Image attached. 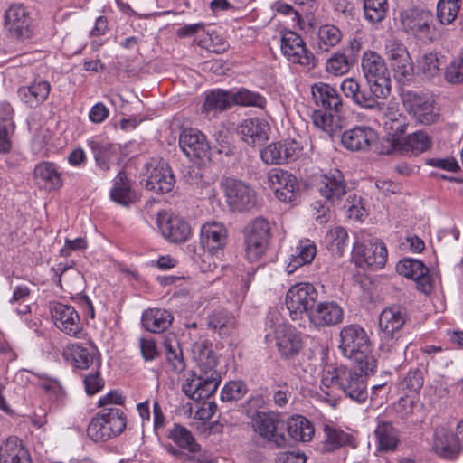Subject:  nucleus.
Instances as JSON below:
<instances>
[{
    "label": "nucleus",
    "mask_w": 463,
    "mask_h": 463,
    "mask_svg": "<svg viewBox=\"0 0 463 463\" xmlns=\"http://www.w3.org/2000/svg\"><path fill=\"white\" fill-rule=\"evenodd\" d=\"M191 351L199 373L188 372L182 390L187 397L194 401L207 399L216 392L222 381L221 373L216 369L217 355L212 350V343L207 339L194 342Z\"/></svg>",
    "instance_id": "nucleus-1"
},
{
    "label": "nucleus",
    "mask_w": 463,
    "mask_h": 463,
    "mask_svg": "<svg viewBox=\"0 0 463 463\" xmlns=\"http://www.w3.org/2000/svg\"><path fill=\"white\" fill-rule=\"evenodd\" d=\"M375 371L366 372L364 364L355 367L330 364L323 371L321 383L326 388L337 386L348 398L362 403L368 397L367 376L373 374Z\"/></svg>",
    "instance_id": "nucleus-2"
},
{
    "label": "nucleus",
    "mask_w": 463,
    "mask_h": 463,
    "mask_svg": "<svg viewBox=\"0 0 463 463\" xmlns=\"http://www.w3.org/2000/svg\"><path fill=\"white\" fill-rule=\"evenodd\" d=\"M339 337V349L345 357L364 364L366 372L376 370L377 360L370 354L372 344L364 327L357 324L345 326L340 330Z\"/></svg>",
    "instance_id": "nucleus-3"
},
{
    "label": "nucleus",
    "mask_w": 463,
    "mask_h": 463,
    "mask_svg": "<svg viewBox=\"0 0 463 463\" xmlns=\"http://www.w3.org/2000/svg\"><path fill=\"white\" fill-rule=\"evenodd\" d=\"M404 323V315L398 307H388L382 311L379 316V350L383 354L402 355L405 353L408 343L402 336Z\"/></svg>",
    "instance_id": "nucleus-4"
},
{
    "label": "nucleus",
    "mask_w": 463,
    "mask_h": 463,
    "mask_svg": "<svg viewBox=\"0 0 463 463\" xmlns=\"http://www.w3.org/2000/svg\"><path fill=\"white\" fill-rule=\"evenodd\" d=\"M126 425V414L122 409L99 410L89 423L87 434L93 441L103 442L119 436Z\"/></svg>",
    "instance_id": "nucleus-5"
},
{
    "label": "nucleus",
    "mask_w": 463,
    "mask_h": 463,
    "mask_svg": "<svg viewBox=\"0 0 463 463\" xmlns=\"http://www.w3.org/2000/svg\"><path fill=\"white\" fill-rule=\"evenodd\" d=\"M361 65L368 89L385 99L392 91V80L384 60L375 52L369 51L364 53Z\"/></svg>",
    "instance_id": "nucleus-6"
},
{
    "label": "nucleus",
    "mask_w": 463,
    "mask_h": 463,
    "mask_svg": "<svg viewBox=\"0 0 463 463\" xmlns=\"http://www.w3.org/2000/svg\"><path fill=\"white\" fill-rule=\"evenodd\" d=\"M385 56L394 77L399 82L410 81L414 74V66L407 47L399 40L390 38L385 43Z\"/></svg>",
    "instance_id": "nucleus-7"
},
{
    "label": "nucleus",
    "mask_w": 463,
    "mask_h": 463,
    "mask_svg": "<svg viewBox=\"0 0 463 463\" xmlns=\"http://www.w3.org/2000/svg\"><path fill=\"white\" fill-rule=\"evenodd\" d=\"M402 102L406 111L419 124L431 125L439 118V109L426 95L407 91L403 94Z\"/></svg>",
    "instance_id": "nucleus-8"
},
{
    "label": "nucleus",
    "mask_w": 463,
    "mask_h": 463,
    "mask_svg": "<svg viewBox=\"0 0 463 463\" xmlns=\"http://www.w3.org/2000/svg\"><path fill=\"white\" fill-rule=\"evenodd\" d=\"M318 293L310 283H297L287 292L286 306L292 319H298L303 313H309L314 309Z\"/></svg>",
    "instance_id": "nucleus-9"
},
{
    "label": "nucleus",
    "mask_w": 463,
    "mask_h": 463,
    "mask_svg": "<svg viewBox=\"0 0 463 463\" xmlns=\"http://www.w3.org/2000/svg\"><path fill=\"white\" fill-rule=\"evenodd\" d=\"M280 49L288 61L299 64L307 70L316 66L315 56L309 51L302 37L295 32H285L280 40Z\"/></svg>",
    "instance_id": "nucleus-10"
},
{
    "label": "nucleus",
    "mask_w": 463,
    "mask_h": 463,
    "mask_svg": "<svg viewBox=\"0 0 463 463\" xmlns=\"http://www.w3.org/2000/svg\"><path fill=\"white\" fill-rule=\"evenodd\" d=\"M253 427L259 435L274 443L277 447L286 444V423L279 414L273 412L258 411L252 418Z\"/></svg>",
    "instance_id": "nucleus-11"
},
{
    "label": "nucleus",
    "mask_w": 463,
    "mask_h": 463,
    "mask_svg": "<svg viewBox=\"0 0 463 463\" xmlns=\"http://www.w3.org/2000/svg\"><path fill=\"white\" fill-rule=\"evenodd\" d=\"M352 254L359 266L366 265L372 269L383 268L388 258L385 243L378 238H372L364 243L354 242Z\"/></svg>",
    "instance_id": "nucleus-12"
},
{
    "label": "nucleus",
    "mask_w": 463,
    "mask_h": 463,
    "mask_svg": "<svg viewBox=\"0 0 463 463\" xmlns=\"http://www.w3.org/2000/svg\"><path fill=\"white\" fill-rule=\"evenodd\" d=\"M432 22L433 14L427 10L410 8L401 13L402 30L420 40H433Z\"/></svg>",
    "instance_id": "nucleus-13"
},
{
    "label": "nucleus",
    "mask_w": 463,
    "mask_h": 463,
    "mask_svg": "<svg viewBox=\"0 0 463 463\" xmlns=\"http://www.w3.org/2000/svg\"><path fill=\"white\" fill-rule=\"evenodd\" d=\"M344 95L360 109L369 111H382L384 103L380 101L382 97L376 96L371 90L363 88L360 82L354 78H346L341 83Z\"/></svg>",
    "instance_id": "nucleus-14"
},
{
    "label": "nucleus",
    "mask_w": 463,
    "mask_h": 463,
    "mask_svg": "<svg viewBox=\"0 0 463 463\" xmlns=\"http://www.w3.org/2000/svg\"><path fill=\"white\" fill-rule=\"evenodd\" d=\"M226 201L232 211L243 212L252 209L257 202L255 191L245 183L228 178L223 183Z\"/></svg>",
    "instance_id": "nucleus-15"
},
{
    "label": "nucleus",
    "mask_w": 463,
    "mask_h": 463,
    "mask_svg": "<svg viewBox=\"0 0 463 463\" xmlns=\"http://www.w3.org/2000/svg\"><path fill=\"white\" fill-rule=\"evenodd\" d=\"M32 19L29 10L23 4H13L5 12V28L19 40L32 36Z\"/></svg>",
    "instance_id": "nucleus-16"
},
{
    "label": "nucleus",
    "mask_w": 463,
    "mask_h": 463,
    "mask_svg": "<svg viewBox=\"0 0 463 463\" xmlns=\"http://www.w3.org/2000/svg\"><path fill=\"white\" fill-rule=\"evenodd\" d=\"M148 173L146 187L157 194H166L174 188L175 179L173 171L164 160L152 159L146 164Z\"/></svg>",
    "instance_id": "nucleus-17"
},
{
    "label": "nucleus",
    "mask_w": 463,
    "mask_h": 463,
    "mask_svg": "<svg viewBox=\"0 0 463 463\" xmlns=\"http://www.w3.org/2000/svg\"><path fill=\"white\" fill-rule=\"evenodd\" d=\"M302 146L294 139L269 144L260 151L261 159L269 165H282L296 161L301 155Z\"/></svg>",
    "instance_id": "nucleus-18"
},
{
    "label": "nucleus",
    "mask_w": 463,
    "mask_h": 463,
    "mask_svg": "<svg viewBox=\"0 0 463 463\" xmlns=\"http://www.w3.org/2000/svg\"><path fill=\"white\" fill-rule=\"evenodd\" d=\"M397 272L416 282V288L422 293L429 295L433 290L431 277L425 264L416 259L404 258L396 265Z\"/></svg>",
    "instance_id": "nucleus-19"
},
{
    "label": "nucleus",
    "mask_w": 463,
    "mask_h": 463,
    "mask_svg": "<svg viewBox=\"0 0 463 463\" xmlns=\"http://www.w3.org/2000/svg\"><path fill=\"white\" fill-rule=\"evenodd\" d=\"M377 140L376 130L365 125L355 126L341 135L343 146L352 152H366Z\"/></svg>",
    "instance_id": "nucleus-20"
},
{
    "label": "nucleus",
    "mask_w": 463,
    "mask_h": 463,
    "mask_svg": "<svg viewBox=\"0 0 463 463\" xmlns=\"http://www.w3.org/2000/svg\"><path fill=\"white\" fill-rule=\"evenodd\" d=\"M228 230L218 222H209L201 228L200 244L212 256L218 255L227 244Z\"/></svg>",
    "instance_id": "nucleus-21"
},
{
    "label": "nucleus",
    "mask_w": 463,
    "mask_h": 463,
    "mask_svg": "<svg viewBox=\"0 0 463 463\" xmlns=\"http://www.w3.org/2000/svg\"><path fill=\"white\" fill-rule=\"evenodd\" d=\"M55 326L70 336L80 337L82 326L78 312L72 306L55 303L51 308Z\"/></svg>",
    "instance_id": "nucleus-22"
},
{
    "label": "nucleus",
    "mask_w": 463,
    "mask_h": 463,
    "mask_svg": "<svg viewBox=\"0 0 463 463\" xmlns=\"http://www.w3.org/2000/svg\"><path fill=\"white\" fill-rule=\"evenodd\" d=\"M157 222L164 237L172 242H184L192 234L190 224L179 215L159 213Z\"/></svg>",
    "instance_id": "nucleus-23"
},
{
    "label": "nucleus",
    "mask_w": 463,
    "mask_h": 463,
    "mask_svg": "<svg viewBox=\"0 0 463 463\" xmlns=\"http://www.w3.org/2000/svg\"><path fill=\"white\" fill-rule=\"evenodd\" d=\"M269 187L281 202H292L298 191L297 178L288 171L275 168L269 172Z\"/></svg>",
    "instance_id": "nucleus-24"
},
{
    "label": "nucleus",
    "mask_w": 463,
    "mask_h": 463,
    "mask_svg": "<svg viewBox=\"0 0 463 463\" xmlns=\"http://www.w3.org/2000/svg\"><path fill=\"white\" fill-rule=\"evenodd\" d=\"M179 146L190 159L206 157L210 150L205 136L194 128L182 131L179 137Z\"/></svg>",
    "instance_id": "nucleus-25"
},
{
    "label": "nucleus",
    "mask_w": 463,
    "mask_h": 463,
    "mask_svg": "<svg viewBox=\"0 0 463 463\" xmlns=\"http://www.w3.org/2000/svg\"><path fill=\"white\" fill-rule=\"evenodd\" d=\"M309 319L317 327L333 326L343 321L344 310L335 301H322L311 310Z\"/></svg>",
    "instance_id": "nucleus-26"
},
{
    "label": "nucleus",
    "mask_w": 463,
    "mask_h": 463,
    "mask_svg": "<svg viewBox=\"0 0 463 463\" xmlns=\"http://www.w3.org/2000/svg\"><path fill=\"white\" fill-rule=\"evenodd\" d=\"M269 130L268 121L260 118H247L238 127V133L243 141L250 146H260L266 142Z\"/></svg>",
    "instance_id": "nucleus-27"
},
{
    "label": "nucleus",
    "mask_w": 463,
    "mask_h": 463,
    "mask_svg": "<svg viewBox=\"0 0 463 463\" xmlns=\"http://www.w3.org/2000/svg\"><path fill=\"white\" fill-rule=\"evenodd\" d=\"M433 449L440 457L447 459H454L463 449V444H461V440L458 439L456 434L442 427L435 431Z\"/></svg>",
    "instance_id": "nucleus-28"
},
{
    "label": "nucleus",
    "mask_w": 463,
    "mask_h": 463,
    "mask_svg": "<svg viewBox=\"0 0 463 463\" xmlns=\"http://www.w3.org/2000/svg\"><path fill=\"white\" fill-rule=\"evenodd\" d=\"M317 190L321 196L333 204L346 193V184L343 174L335 169L328 174L323 175L318 183Z\"/></svg>",
    "instance_id": "nucleus-29"
},
{
    "label": "nucleus",
    "mask_w": 463,
    "mask_h": 463,
    "mask_svg": "<svg viewBox=\"0 0 463 463\" xmlns=\"http://www.w3.org/2000/svg\"><path fill=\"white\" fill-rule=\"evenodd\" d=\"M313 100L317 107L326 110L340 112L343 100L338 91L331 85L324 82L315 83L311 87Z\"/></svg>",
    "instance_id": "nucleus-30"
},
{
    "label": "nucleus",
    "mask_w": 463,
    "mask_h": 463,
    "mask_svg": "<svg viewBox=\"0 0 463 463\" xmlns=\"http://www.w3.org/2000/svg\"><path fill=\"white\" fill-rule=\"evenodd\" d=\"M0 463H32L29 450L21 439L11 436L1 444Z\"/></svg>",
    "instance_id": "nucleus-31"
},
{
    "label": "nucleus",
    "mask_w": 463,
    "mask_h": 463,
    "mask_svg": "<svg viewBox=\"0 0 463 463\" xmlns=\"http://www.w3.org/2000/svg\"><path fill=\"white\" fill-rule=\"evenodd\" d=\"M33 177L38 184L43 183L49 190H60L64 184L62 173L53 162L38 163L33 170Z\"/></svg>",
    "instance_id": "nucleus-32"
},
{
    "label": "nucleus",
    "mask_w": 463,
    "mask_h": 463,
    "mask_svg": "<svg viewBox=\"0 0 463 463\" xmlns=\"http://www.w3.org/2000/svg\"><path fill=\"white\" fill-rule=\"evenodd\" d=\"M173 321L174 316L165 308H149L143 312L141 317L144 328L154 334L164 332Z\"/></svg>",
    "instance_id": "nucleus-33"
},
{
    "label": "nucleus",
    "mask_w": 463,
    "mask_h": 463,
    "mask_svg": "<svg viewBox=\"0 0 463 463\" xmlns=\"http://www.w3.org/2000/svg\"><path fill=\"white\" fill-rule=\"evenodd\" d=\"M87 146L91 150L96 165L102 172H108L117 156V147L107 141L91 138L87 141Z\"/></svg>",
    "instance_id": "nucleus-34"
},
{
    "label": "nucleus",
    "mask_w": 463,
    "mask_h": 463,
    "mask_svg": "<svg viewBox=\"0 0 463 463\" xmlns=\"http://www.w3.org/2000/svg\"><path fill=\"white\" fill-rule=\"evenodd\" d=\"M276 337V345L282 358L289 359L297 355L302 349L300 336L291 327H280Z\"/></svg>",
    "instance_id": "nucleus-35"
},
{
    "label": "nucleus",
    "mask_w": 463,
    "mask_h": 463,
    "mask_svg": "<svg viewBox=\"0 0 463 463\" xmlns=\"http://www.w3.org/2000/svg\"><path fill=\"white\" fill-rule=\"evenodd\" d=\"M109 196L113 202L123 206H128L136 201V192L124 171H120L114 178Z\"/></svg>",
    "instance_id": "nucleus-36"
},
{
    "label": "nucleus",
    "mask_w": 463,
    "mask_h": 463,
    "mask_svg": "<svg viewBox=\"0 0 463 463\" xmlns=\"http://www.w3.org/2000/svg\"><path fill=\"white\" fill-rule=\"evenodd\" d=\"M51 84L45 80H35L29 86L19 89L22 100L31 108H36L49 96Z\"/></svg>",
    "instance_id": "nucleus-37"
},
{
    "label": "nucleus",
    "mask_w": 463,
    "mask_h": 463,
    "mask_svg": "<svg viewBox=\"0 0 463 463\" xmlns=\"http://www.w3.org/2000/svg\"><path fill=\"white\" fill-rule=\"evenodd\" d=\"M379 451L393 452L400 442L399 430L391 421H380L374 430Z\"/></svg>",
    "instance_id": "nucleus-38"
},
{
    "label": "nucleus",
    "mask_w": 463,
    "mask_h": 463,
    "mask_svg": "<svg viewBox=\"0 0 463 463\" xmlns=\"http://www.w3.org/2000/svg\"><path fill=\"white\" fill-rule=\"evenodd\" d=\"M343 37L341 30L334 24H323L318 27L314 40V48L319 52H329L336 46Z\"/></svg>",
    "instance_id": "nucleus-39"
},
{
    "label": "nucleus",
    "mask_w": 463,
    "mask_h": 463,
    "mask_svg": "<svg viewBox=\"0 0 463 463\" xmlns=\"http://www.w3.org/2000/svg\"><path fill=\"white\" fill-rule=\"evenodd\" d=\"M317 255V246L310 240H302L296 247L295 254L291 255L290 260L286 268L288 274L293 273L298 268L310 264Z\"/></svg>",
    "instance_id": "nucleus-40"
},
{
    "label": "nucleus",
    "mask_w": 463,
    "mask_h": 463,
    "mask_svg": "<svg viewBox=\"0 0 463 463\" xmlns=\"http://www.w3.org/2000/svg\"><path fill=\"white\" fill-rule=\"evenodd\" d=\"M326 439L324 441V449L333 451L344 446L356 447L355 439L349 433L340 428L325 424L323 428Z\"/></svg>",
    "instance_id": "nucleus-41"
},
{
    "label": "nucleus",
    "mask_w": 463,
    "mask_h": 463,
    "mask_svg": "<svg viewBox=\"0 0 463 463\" xmlns=\"http://www.w3.org/2000/svg\"><path fill=\"white\" fill-rule=\"evenodd\" d=\"M167 437L179 449H186L190 453H196L201 450V445L197 443L193 433L185 427L175 423L172 428L167 430Z\"/></svg>",
    "instance_id": "nucleus-42"
},
{
    "label": "nucleus",
    "mask_w": 463,
    "mask_h": 463,
    "mask_svg": "<svg viewBox=\"0 0 463 463\" xmlns=\"http://www.w3.org/2000/svg\"><path fill=\"white\" fill-rule=\"evenodd\" d=\"M286 429L291 439L300 442L310 441L315 433L312 423L301 415L290 418L286 423Z\"/></svg>",
    "instance_id": "nucleus-43"
},
{
    "label": "nucleus",
    "mask_w": 463,
    "mask_h": 463,
    "mask_svg": "<svg viewBox=\"0 0 463 463\" xmlns=\"http://www.w3.org/2000/svg\"><path fill=\"white\" fill-rule=\"evenodd\" d=\"M233 106L232 90H223L221 89L209 92L203 104V112H221Z\"/></svg>",
    "instance_id": "nucleus-44"
},
{
    "label": "nucleus",
    "mask_w": 463,
    "mask_h": 463,
    "mask_svg": "<svg viewBox=\"0 0 463 463\" xmlns=\"http://www.w3.org/2000/svg\"><path fill=\"white\" fill-rule=\"evenodd\" d=\"M207 326L221 336H226L235 329L236 320L233 315L226 310H215L208 316Z\"/></svg>",
    "instance_id": "nucleus-45"
},
{
    "label": "nucleus",
    "mask_w": 463,
    "mask_h": 463,
    "mask_svg": "<svg viewBox=\"0 0 463 463\" xmlns=\"http://www.w3.org/2000/svg\"><path fill=\"white\" fill-rule=\"evenodd\" d=\"M334 110L316 109L312 115L314 125L333 137L341 129L340 118Z\"/></svg>",
    "instance_id": "nucleus-46"
},
{
    "label": "nucleus",
    "mask_w": 463,
    "mask_h": 463,
    "mask_svg": "<svg viewBox=\"0 0 463 463\" xmlns=\"http://www.w3.org/2000/svg\"><path fill=\"white\" fill-rule=\"evenodd\" d=\"M64 357L72 366L80 370L90 368L94 360L89 349L78 344L67 345L64 351Z\"/></svg>",
    "instance_id": "nucleus-47"
},
{
    "label": "nucleus",
    "mask_w": 463,
    "mask_h": 463,
    "mask_svg": "<svg viewBox=\"0 0 463 463\" xmlns=\"http://www.w3.org/2000/svg\"><path fill=\"white\" fill-rule=\"evenodd\" d=\"M232 94L233 106L254 107L261 109L266 108L267 99L260 92L240 88L232 90Z\"/></svg>",
    "instance_id": "nucleus-48"
},
{
    "label": "nucleus",
    "mask_w": 463,
    "mask_h": 463,
    "mask_svg": "<svg viewBox=\"0 0 463 463\" xmlns=\"http://www.w3.org/2000/svg\"><path fill=\"white\" fill-rule=\"evenodd\" d=\"M432 141L428 134L419 130L409 135L402 145L404 152L417 156L431 147Z\"/></svg>",
    "instance_id": "nucleus-49"
},
{
    "label": "nucleus",
    "mask_w": 463,
    "mask_h": 463,
    "mask_svg": "<svg viewBox=\"0 0 463 463\" xmlns=\"http://www.w3.org/2000/svg\"><path fill=\"white\" fill-rule=\"evenodd\" d=\"M243 234L244 240L269 241V223L262 217L255 218L244 228Z\"/></svg>",
    "instance_id": "nucleus-50"
},
{
    "label": "nucleus",
    "mask_w": 463,
    "mask_h": 463,
    "mask_svg": "<svg viewBox=\"0 0 463 463\" xmlns=\"http://www.w3.org/2000/svg\"><path fill=\"white\" fill-rule=\"evenodd\" d=\"M383 125L388 136L394 139L404 134L409 122L404 115L392 111L384 115Z\"/></svg>",
    "instance_id": "nucleus-51"
},
{
    "label": "nucleus",
    "mask_w": 463,
    "mask_h": 463,
    "mask_svg": "<svg viewBox=\"0 0 463 463\" xmlns=\"http://www.w3.org/2000/svg\"><path fill=\"white\" fill-rule=\"evenodd\" d=\"M325 240L332 254L342 256L347 245L348 233L345 228L337 226L327 232Z\"/></svg>",
    "instance_id": "nucleus-52"
},
{
    "label": "nucleus",
    "mask_w": 463,
    "mask_h": 463,
    "mask_svg": "<svg viewBox=\"0 0 463 463\" xmlns=\"http://www.w3.org/2000/svg\"><path fill=\"white\" fill-rule=\"evenodd\" d=\"M366 20L372 24L380 23L384 19L388 11L387 0H363Z\"/></svg>",
    "instance_id": "nucleus-53"
},
{
    "label": "nucleus",
    "mask_w": 463,
    "mask_h": 463,
    "mask_svg": "<svg viewBox=\"0 0 463 463\" xmlns=\"http://www.w3.org/2000/svg\"><path fill=\"white\" fill-rule=\"evenodd\" d=\"M461 0H439L437 5V17L442 24H451L458 16Z\"/></svg>",
    "instance_id": "nucleus-54"
},
{
    "label": "nucleus",
    "mask_w": 463,
    "mask_h": 463,
    "mask_svg": "<svg viewBox=\"0 0 463 463\" xmlns=\"http://www.w3.org/2000/svg\"><path fill=\"white\" fill-rule=\"evenodd\" d=\"M31 289L26 285H18L14 288L9 300L11 305H17L15 311L18 315H25L31 312L30 299Z\"/></svg>",
    "instance_id": "nucleus-55"
},
{
    "label": "nucleus",
    "mask_w": 463,
    "mask_h": 463,
    "mask_svg": "<svg viewBox=\"0 0 463 463\" xmlns=\"http://www.w3.org/2000/svg\"><path fill=\"white\" fill-rule=\"evenodd\" d=\"M165 347V357L168 364L175 373H181L185 369V363L183 356L182 349L179 344L172 345L169 340L164 342Z\"/></svg>",
    "instance_id": "nucleus-56"
},
{
    "label": "nucleus",
    "mask_w": 463,
    "mask_h": 463,
    "mask_svg": "<svg viewBox=\"0 0 463 463\" xmlns=\"http://www.w3.org/2000/svg\"><path fill=\"white\" fill-rule=\"evenodd\" d=\"M424 383L423 372L420 369L410 370L401 383V389L406 395L418 394Z\"/></svg>",
    "instance_id": "nucleus-57"
},
{
    "label": "nucleus",
    "mask_w": 463,
    "mask_h": 463,
    "mask_svg": "<svg viewBox=\"0 0 463 463\" xmlns=\"http://www.w3.org/2000/svg\"><path fill=\"white\" fill-rule=\"evenodd\" d=\"M247 392V386L241 381H231L227 383L221 392L222 402H233L241 399Z\"/></svg>",
    "instance_id": "nucleus-58"
},
{
    "label": "nucleus",
    "mask_w": 463,
    "mask_h": 463,
    "mask_svg": "<svg viewBox=\"0 0 463 463\" xmlns=\"http://www.w3.org/2000/svg\"><path fill=\"white\" fill-rule=\"evenodd\" d=\"M350 66L347 57L341 52L335 53L326 61V71L335 76L348 72Z\"/></svg>",
    "instance_id": "nucleus-59"
},
{
    "label": "nucleus",
    "mask_w": 463,
    "mask_h": 463,
    "mask_svg": "<svg viewBox=\"0 0 463 463\" xmlns=\"http://www.w3.org/2000/svg\"><path fill=\"white\" fill-rule=\"evenodd\" d=\"M269 241L244 240L245 256L250 261L260 260L267 251Z\"/></svg>",
    "instance_id": "nucleus-60"
},
{
    "label": "nucleus",
    "mask_w": 463,
    "mask_h": 463,
    "mask_svg": "<svg viewBox=\"0 0 463 463\" xmlns=\"http://www.w3.org/2000/svg\"><path fill=\"white\" fill-rule=\"evenodd\" d=\"M445 80L451 84L463 82V64L458 58L453 59L446 68Z\"/></svg>",
    "instance_id": "nucleus-61"
},
{
    "label": "nucleus",
    "mask_w": 463,
    "mask_h": 463,
    "mask_svg": "<svg viewBox=\"0 0 463 463\" xmlns=\"http://www.w3.org/2000/svg\"><path fill=\"white\" fill-rule=\"evenodd\" d=\"M86 393L90 396L101 391L104 387V381L100 376L99 369L85 375L83 380Z\"/></svg>",
    "instance_id": "nucleus-62"
},
{
    "label": "nucleus",
    "mask_w": 463,
    "mask_h": 463,
    "mask_svg": "<svg viewBox=\"0 0 463 463\" xmlns=\"http://www.w3.org/2000/svg\"><path fill=\"white\" fill-rule=\"evenodd\" d=\"M420 67L424 75L432 77L439 71V61L436 53L429 52L423 55Z\"/></svg>",
    "instance_id": "nucleus-63"
},
{
    "label": "nucleus",
    "mask_w": 463,
    "mask_h": 463,
    "mask_svg": "<svg viewBox=\"0 0 463 463\" xmlns=\"http://www.w3.org/2000/svg\"><path fill=\"white\" fill-rule=\"evenodd\" d=\"M36 375L43 380L40 385L46 392L52 394L58 400L63 398L65 392L58 380L48 378L43 373Z\"/></svg>",
    "instance_id": "nucleus-64"
}]
</instances>
